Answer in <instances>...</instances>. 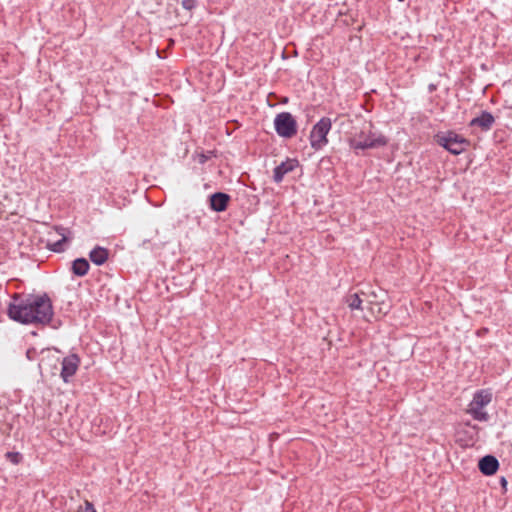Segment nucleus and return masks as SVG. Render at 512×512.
Wrapping results in <instances>:
<instances>
[{"instance_id": "f257e3e1", "label": "nucleus", "mask_w": 512, "mask_h": 512, "mask_svg": "<svg viewBox=\"0 0 512 512\" xmlns=\"http://www.w3.org/2000/svg\"><path fill=\"white\" fill-rule=\"evenodd\" d=\"M8 315L22 324H47L52 319L53 308L46 295L25 298L16 295L8 306Z\"/></svg>"}, {"instance_id": "f03ea898", "label": "nucleus", "mask_w": 512, "mask_h": 512, "mask_svg": "<svg viewBox=\"0 0 512 512\" xmlns=\"http://www.w3.org/2000/svg\"><path fill=\"white\" fill-rule=\"evenodd\" d=\"M491 400L492 393L489 390H480L476 392L469 404L468 413L472 415L475 420L486 421L488 419V414L484 411V407L487 406Z\"/></svg>"}, {"instance_id": "7ed1b4c3", "label": "nucleus", "mask_w": 512, "mask_h": 512, "mask_svg": "<svg viewBox=\"0 0 512 512\" xmlns=\"http://www.w3.org/2000/svg\"><path fill=\"white\" fill-rule=\"evenodd\" d=\"M371 128L370 122L364 125L357 140H354V148H377L386 145V138L381 134L372 133Z\"/></svg>"}, {"instance_id": "20e7f679", "label": "nucleus", "mask_w": 512, "mask_h": 512, "mask_svg": "<svg viewBox=\"0 0 512 512\" xmlns=\"http://www.w3.org/2000/svg\"><path fill=\"white\" fill-rule=\"evenodd\" d=\"M435 138L436 142L440 146H442L443 148H445L454 155L461 154L466 149V146L468 144L465 138L454 132L437 134Z\"/></svg>"}, {"instance_id": "39448f33", "label": "nucleus", "mask_w": 512, "mask_h": 512, "mask_svg": "<svg viewBox=\"0 0 512 512\" xmlns=\"http://www.w3.org/2000/svg\"><path fill=\"white\" fill-rule=\"evenodd\" d=\"M354 310L361 313V316L367 321H370V317L377 318L381 313V307L369 300L363 292L354 293Z\"/></svg>"}, {"instance_id": "423d86ee", "label": "nucleus", "mask_w": 512, "mask_h": 512, "mask_svg": "<svg viewBox=\"0 0 512 512\" xmlns=\"http://www.w3.org/2000/svg\"><path fill=\"white\" fill-rule=\"evenodd\" d=\"M275 130L281 137L291 138L297 132V123L289 112L279 113L274 120Z\"/></svg>"}, {"instance_id": "0eeeda50", "label": "nucleus", "mask_w": 512, "mask_h": 512, "mask_svg": "<svg viewBox=\"0 0 512 512\" xmlns=\"http://www.w3.org/2000/svg\"><path fill=\"white\" fill-rule=\"evenodd\" d=\"M331 129L329 118H322L316 123L310 134V143L314 149H320L327 144V134Z\"/></svg>"}, {"instance_id": "6e6552de", "label": "nucleus", "mask_w": 512, "mask_h": 512, "mask_svg": "<svg viewBox=\"0 0 512 512\" xmlns=\"http://www.w3.org/2000/svg\"><path fill=\"white\" fill-rule=\"evenodd\" d=\"M79 364L80 359L76 354H71L62 360L61 377L65 382H68L69 378L76 373Z\"/></svg>"}, {"instance_id": "1a4fd4ad", "label": "nucleus", "mask_w": 512, "mask_h": 512, "mask_svg": "<svg viewBox=\"0 0 512 512\" xmlns=\"http://www.w3.org/2000/svg\"><path fill=\"white\" fill-rule=\"evenodd\" d=\"M297 165L298 162L295 159H287L286 161L282 162L274 169V181L277 183L281 182L284 176L287 173L293 171L297 167Z\"/></svg>"}, {"instance_id": "9d476101", "label": "nucleus", "mask_w": 512, "mask_h": 512, "mask_svg": "<svg viewBox=\"0 0 512 512\" xmlns=\"http://www.w3.org/2000/svg\"><path fill=\"white\" fill-rule=\"evenodd\" d=\"M230 196L226 193L217 192L210 196V208L216 212L226 210Z\"/></svg>"}, {"instance_id": "9b49d317", "label": "nucleus", "mask_w": 512, "mask_h": 512, "mask_svg": "<svg viewBox=\"0 0 512 512\" xmlns=\"http://www.w3.org/2000/svg\"><path fill=\"white\" fill-rule=\"evenodd\" d=\"M478 466L484 475H493L499 468V462L494 456L487 455L479 461Z\"/></svg>"}, {"instance_id": "f8f14e48", "label": "nucleus", "mask_w": 512, "mask_h": 512, "mask_svg": "<svg viewBox=\"0 0 512 512\" xmlns=\"http://www.w3.org/2000/svg\"><path fill=\"white\" fill-rule=\"evenodd\" d=\"M495 122L494 116L487 111H483L479 117L473 118L470 122V126H478L484 131L491 129Z\"/></svg>"}, {"instance_id": "ddd939ff", "label": "nucleus", "mask_w": 512, "mask_h": 512, "mask_svg": "<svg viewBox=\"0 0 512 512\" xmlns=\"http://www.w3.org/2000/svg\"><path fill=\"white\" fill-rule=\"evenodd\" d=\"M55 234L59 235L61 238L55 241L51 239L48 240V247L54 252H62L64 251V245L68 241V236L66 234V229L63 227L55 228Z\"/></svg>"}, {"instance_id": "4468645a", "label": "nucleus", "mask_w": 512, "mask_h": 512, "mask_svg": "<svg viewBox=\"0 0 512 512\" xmlns=\"http://www.w3.org/2000/svg\"><path fill=\"white\" fill-rule=\"evenodd\" d=\"M89 257L94 264L102 265L108 258V250L103 247H96L90 252Z\"/></svg>"}, {"instance_id": "2eb2a0df", "label": "nucleus", "mask_w": 512, "mask_h": 512, "mask_svg": "<svg viewBox=\"0 0 512 512\" xmlns=\"http://www.w3.org/2000/svg\"><path fill=\"white\" fill-rule=\"evenodd\" d=\"M89 270V262L84 258H78L72 263V271L77 276H84Z\"/></svg>"}, {"instance_id": "dca6fc26", "label": "nucleus", "mask_w": 512, "mask_h": 512, "mask_svg": "<svg viewBox=\"0 0 512 512\" xmlns=\"http://www.w3.org/2000/svg\"><path fill=\"white\" fill-rule=\"evenodd\" d=\"M77 512H96V510L92 503L85 501L83 506H79Z\"/></svg>"}, {"instance_id": "f3484780", "label": "nucleus", "mask_w": 512, "mask_h": 512, "mask_svg": "<svg viewBox=\"0 0 512 512\" xmlns=\"http://www.w3.org/2000/svg\"><path fill=\"white\" fill-rule=\"evenodd\" d=\"M181 5L184 9L191 11L196 6L195 0H182Z\"/></svg>"}, {"instance_id": "a211bd4d", "label": "nucleus", "mask_w": 512, "mask_h": 512, "mask_svg": "<svg viewBox=\"0 0 512 512\" xmlns=\"http://www.w3.org/2000/svg\"><path fill=\"white\" fill-rule=\"evenodd\" d=\"M6 458L9 459L12 463L17 464L19 462L20 454L8 452L6 453Z\"/></svg>"}, {"instance_id": "6ab92c4d", "label": "nucleus", "mask_w": 512, "mask_h": 512, "mask_svg": "<svg viewBox=\"0 0 512 512\" xmlns=\"http://www.w3.org/2000/svg\"><path fill=\"white\" fill-rule=\"evenodd\" d=\"M500 482H501L502 487H503V488H505V487H506V485H507V481H506V479H505V478H501V481H500Z\"/></svg>"}]
</instances>
